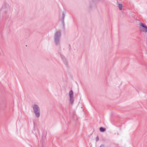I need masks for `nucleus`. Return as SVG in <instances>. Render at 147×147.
Returning <instances> with one entry per match:
<instances>
[{"instance_id": "f257e3e1", "label": "nucleus", "mask_w": 147, "mask_h": 147, "mask_svg": "<svg viewBox=\"0 0 147 147\" xmlns=\"http://www.w3.org/2000/svg\"><path fill=\"white\" fill-rule=\"evenodd\" d=\"M61 36V32L60 31H57L55 33L54 39V42L56 45H60Z\"/></svg>"}, {"instance_id": "f03ea898", "label": "nucleus", "mask_w": 147, "mask_h": 147, "mask_svg": "<svg viewBox=\"0 0 147 147\" xmlns=\"http://www.w3.org/2000/svg\"><path fill=\"white\" fill-rule=\"evenodd\" d=\"M33 112L36 117L39 118L40 115V110L39 106L36 105H34L33 106Z\"/></svg>"}, {"instance_id": "7ed1b4c3", "label": "nucleus", "mask_w": 147, "mask_h": 147, "mask_svg": "<svg viewBox=\"0 0 147 147\" xmlns=\"http://www.w3.org/2000/svg\"><path fill=\"white\" fill-rule=\"evenodd\" d=\"M69 101L71 104H73L74 102V99L73 98V92L72 90H70L69 92Z\"/></svg>"}, {"instance_id": "20e7f679", "label": "nucleus", "mask_w": 147, "mask_h": 147, "mask_svg": "<svg viewBox=\"0 0 147 147\" xmlns=\"http://www.w3.org/2000/svg\"><path fill=\"white\" fill-rule=\"evenodd\" d=\"M140 25L142 27V28H141L142 31L145 32H147V27L141 22L140 23Z\"/></svg>"}, {"instance_id": "39448f33", "label": "nucleus", "mask_w": 147, "mask_h": 147, "mask_svg": "<svg viewBox=\"0 0 147 147\" xmlns=\"http://www.w3.org/2000/svg\"><path fill=\"white\" fill-rule=\"evenodd\" d=\"M61 58L63 60L64 63L66 65H67L68 64V62L65 58V57L63 55H61Z\"/></svg>"}, {"instance_id": "423d86ee", "label": "nucleus", "mask_w": 147, "mask_h": 147, "mask_svg": "<svg viewBox=\"0 0 147 147\" xmlns=\"http://www.w3.org/2000/svg\"><path fill=\"white\" fill-rule=\"evenodd\" d=\"M33 132L34 134L36 135L39 134V131L37 128L34 127V129L33 131Z\"/></svg>"}, {"instance_id": "0eeeda50", "label": "nucleus", "mask_w": 147, "mask_h": 147, "mask_svg": "<svg viewBox=\"0 0 147 147\" xmlns=\"http://www.w3.org/2000/svg\"><path fill=\"white\" fill-rule=\"evenodd\" d=\"M119 10H121L122 9L123 5L122 4L118 3L117 4Z\"/></svg>"}, {"instance_id": "6e6552de", "label": "nucleus", "mask_w": 147, "mask_h": 147, "mask_svg": "<svg viewBox=\"0 0 147 147\" xmlns=\"http://www.w3.org/2000/svg\"><path fill=\"white\" fill-rule=\"evenodd\" d=\"M100 130L101 132H104L105 130V129L103 127H100Z\"/></svg>"}, {"instance_id": "1a4fd4ad", "label": "nucleus", "mask_w": 147, "mask_h": 147, "mask_svg": "<svg viewBox=\"0 0 147 147\" xmlns=\"http://www.w3.org/2000/svg\"><path fill=\"white\" fill-rule=\"evenodd\" d=\"M65 16V14L64 13H63L62 14V20H63V21L64 20Z\"/></svg>"}, {"instance_id": "9d476101", "label": "nucleus", "mask_w": 147, "mask_h": 147, "mask_svg": "<svg viewBox=\"0 0 147 147\" xmlns=\"http://www.w3.org/2000/svg\"><path fill=\"white\" fill-rule=\"evenodd\" d=\"M99 140V137L98 136H97L96 138V142L98 141Z\"/></svg>"}, {"instance_id": "9b49d317", "label": "nucleus", "mask_w": 147, "mask_h": 147, "mask_svg": "<svg viewBox=\"0 0 147 147\" xmlns=\"http://www.w3.org/2000/svg\"><path fill=\"white\" fill-rule=\"evenodd\" d=\"M100 147H105V146L103 144H102L100 145Z\"/></svg>"}]
</instances>
